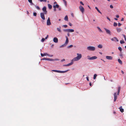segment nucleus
Returning a JSON list of instances; mask_svg holds the SVG:
<instances>
[{
  "mask_svg": "<svg viewBox=\"0 0 126 126\" xmlns=\"http://www.w3.org/2000/svg\"><path fill=\"white\" fill-rule=\"evenodd\" d=\"M77 56L74 58L72 60V61H77L80 60L82 57V55L81 54H79L78 53H77Z\"/></svg>",
  "mask_w": 126,
  "mask_h": 126,
  "instance_id": "1",
  "label": "nucleus"
},
{
  "mask_svg": "<svg viewBox=\"0 0 126 126\" xmlns=\"http://www.w3.org/2000/svg\"><path fill=\"white\" fill-rule=\"evenodd\" d=\"M69 70H68L65 71H61L57 70H52V71L59 73H63L66 72H67Z\"/></svg>",
  "mask_w": 126,
  "mask_h": 126,
  "instance_id": "2",
  "label": "nucleus"
},
{
  "mask_svg": "<svg viewBox=\"0 0 126 126\" xmlns=\"http://www.w3.org/2000/svg\"><path fill=\"white\" fill-rule=\"evenodd\" d=\"M87 49L90 51H94L95 50V47L93 46H89L87 47Z\"/></svg>",
  "mask_w": 126,
  "mask_h": 126,
  "instance_id": "3",
  "label": "nucleus"
},
{
  "mask_svg": "<svg viewBox=\"0 0 126 126\" xmlns=\"http://www.w3.org/2000/svg\"><path fill=\"white\" fill-rule=\"evenodd\" d=\"M79 8L80 11H81L82 13H83L84 12V8L81 6H80L79 7Z\"/></svg>",
  "mask_w": 126,
  "mask_h": 126,
  "instance_id": "4",
  "label": "nucleus"
},
{
  "mask_svg": "<svg viewBox=\"0 0 126 126\" xmlns=\"http://www.w3.org/2000/svg\"><path fill=\"white\" fill-rule=\"evenodd\" d=\"M42 10L44 12V13L46 15L47 13V11L46 10V6H44L42 8Z\"/></svg>",
  "mask_w": 126,
  "mask_h": 126,
  "instance_id": "5",
  "label": "nucleus"
},
{
  "mask_svg": "<svg viewBox=\"0 0 126 126\" xmlns=\"http://www.w3.org/2000/svg\"><path fill=\"white\" fill-rule=\"evenodd\" d=\"M47 25H51V24L50 22V18L49 17L48 18V19L47 21Z\"/></svg>",
  "mask_w": 126,
  "mask_h": 126,
  "instance_id": "6",
  "label": "nucleus"
},
{
  "mask_svg": "<svg viewBox=\"0 0 126 126\" xmlns=\"http://www.w3.org/2000/svg\"><path fill=\"white\" fill-rule=\"evenodd\" d=\"M44 13H40V16L41 18L43 20H44L45 19V17Z\"/></svg>",
  "mask_w": 126,
  "mask_h": 126,
  "instance_id": "7",
  "label": "nucleus"
},
{
  "mask_svg": "<svg viewBox=\"0 0 126 126\" xmlns=\"http://www.w3.org/2000/svg\"><path fill=\"white\" fill-rule=\"evenodd\" d=\"M111 40L113 41L118 42L119 40L117 37H114L113 38H112L111 39Z\"/></svg>",
  "mask_w": 126,
  "mask_h": 126,
  "instance_id": "8",
  "label": "nucleus"
},
{
  "mask_svg": "<svg viewBox=\"0 0 126 126\" xmlns=\"http://www.w3.org/2000/svg\"><path fill=\"white\" fill-rule=\"evenodd\" d=\"M104 29L106 31V32L107 33L109 34L110 35L111 34V32L109 30H108V29L105 28H104Z\"/></svg>",
  "mask_w": 126,
  "mask_h": 126,
  "instance_id": "9",
  "label": "nucleus"
},
{
  "mask_svg": "<svg viewBox=\"0 0 126 126\" xmlns=\"http://www.w3.org/2000/svg\"><path fill=\"white\" fill-rule=\"evenodd\" d=\"M114 101L115 102L117 99V95L116 94V93H115L114 94Z\"/></svg>",
  "mask_w": 126,
  "mask_h": 126,
  "instance_id": "10",
  "label": "nucleus"
},
{
  "mask_svg": "<svg viewBox=\"0 0 126 126\" xmlns=\"http://www.w3.org/2000/svg\"><path fill=\"white\" fill-rule=\"evenodd\" d=\"M41 56L43 57L45 56H46V55H47V56H50V57H52L53 55H51V56H50L48 54H47V53H44V54H43L42 53H41Z\"/></svg>",
  "mask_w": 126,
  "mask_h": 126,
  "instance_id": "11",
  "label": "nucleus"
},
{
  "mask_svg": "<svg viewBox=\"0 0 126 126\" xmlns=\"http://www.w3.org/2000/svg\"><path fill=\"white\" fill-rule=\"evenodd\" d=\"M106 58L108 60H112V57L110 56H106Z\"/></svg>",
  "mask_w": 126,
  "mask_h": 126,
  "instance_id": "12",
  "label": "nucleus"
},
{
  "mask_svg": "<svg viewBox=\"0 0 126 126\" xmlns=\"http://www.w3.org/2000/svg\"><path fill=\"white\" fill-rule=\"evenodd\" d=\"M97 58V57L96 56H94L91 57L89 58L88 59L90 60H92L96 59Z\"/></svg>",
  "mask_w": 126,
  "mask_h": 126,
  "instance_id": "13",
  "label": "nucleus"
},
{
  "mask_svg": "<svg viewBox=\"0 0 126 126\" xmlns=\"http://www.w3.org/2000/svg\"><path fill=\"white\" fill-rule=\"evenodd\" d=\"M53 41L55 43H57L58 42V40L56 37H54L53 38Z\"/></svg>",
  "mask_w": 126,
  "mask_h": 126,
  "instance_id": "14",
  "label": "nucleus"
},
{
  "mask_svg": "<svg viewBox=\"0 0 126 126\" xmlns=\"http://www.w3.org/2000/svg\"><path fill=\"white\" fill-rule=\"evenodd\" d=\"M65 37L66 38V41L65 43V44L66 45H67L68 43L69 42L68 38V37L67 36H66Z\"/></svg>",
  "mask_w": 126,
  "mask_h": 126,
  "instance_id": "15",
  "label": "nucleus"
},
{
  "mask_svg": "<svg viewBox=\"0 0 126 126\" xmlns=\"http://www.w3.org/2000/svg\"><path fill=\"white\" fill-rule=\"evenodd\" d=\"M119 109H120V111L122 112H123L124 111V109L122 108V106H120Z\"/></svg>",
  "mask_w": 126,
  "mask_h": 126,
  "instance_id": "16",
  "label": "nucleus"
},
{
  "mask_svg": "<svg viewBox=\"0 0 126 126\" xmlns=\"http://www.w3.org/2000/svg\"><path fill=\"white\" fill-rule=\"evenodd\" d=\"M116 29L117 32H120L122 30L120 28H117Z\"/></svg>",
  "mask_w": 126,
  "mask_h": 126,
  "instance_id": "17",
  "label": "nucleus"
},
{
  "mask_svg": "<svg viewBox=\"0 0 126 126\" xmlns=\"http://www.w3.org/2000/svg\"><path fill=\"white\" fill-rule=\"evenodd\" d=\"M74 31V30L73 29H68V32H73Z\"/></svg>",
  "mask_w": 126,
  "mask_h": 126,
  "instance_id": "18",
  "label": "nucleus"
},
{
  "mask_svg": "<svg viewBox=\"0 0 126 126\" xmlns=\"http://www.w3.org/2000/svg\"><path fill=\"white\" fill-rule=\"evenodd\" d=\"M121 89V87L119 86L118 88V92L117 93V94L118 95L119 94V93Z\"/></svg>",
  "mask_w": 126,
  "mask_h": 126,
  "instance_id": "19",
  "label": "nucleus"
},
{
  "mask_svg": "<svg viewBox=\"0 0 126 126\" xmlns=\"http://www.w3.org/2000/svg\"><path fill=\"white\" fill-rule=\"evenodd\" d=\"M118 62L121 64H122V62L121 60L119 59L118 60Z\"/></svg>",
  "mask_w": 126,
  "mask_h": 126,
  "instance_id": "20",
  "label": "nucleus"
},
{
  "mask_svg": "<svg viewBox=\"0 0 126 126\" xmlns=\"http://www.w3.org/2000/svg\"><path fill=\"white\" fill-rule=\"evenodd\" d=\"M59 7V5L57 4H56V5H54L53 6V7L54 8H58Z\"/></svg>",
  "mask_w": 126,
  "mask_h": 126,
  "instance_id": "21",
  "label": "nucleus"
},
{
  "mask_svg": "<svg viewBox=\"0 0 126 126\" xmlns=\"http://www.w3.org/2000/svg\"><path fill=\"white\" fill-rule=\"evenodd\" d=\"M95 8L99 13H100L101 14H102L100 12V10L98 9V8L97 7H95Z\"/></svg>",
  "mask_w": 126,
  "mask_h": 126,
  "instance_id": "22",
  "label": "nucleus"
},
{
  "mask_svg": "<svg viewBox=\"0 0 126 126\" xmlns=\"http://www.w3.org/2000/svg\"><path fill=\"white\" fill-rule=\"evenodd\" d=\"M73 61H72V60L71 61V62L70 63H69L67 64V65L68 66H69L70 65H72V64L73 63Z\"/></svg>",
  "mask_w": 126,
  "mask_h": 126,
  "instance_id": "23",
  "label": "nucleus"
},
{
  "mask_svg": "<svg viewBox=\"0 0 126 126\" xmlns=\"http://www.w3.org/2000/svg\"><path fill=\"white\" fill-rule=\"evenodd\" d=\"M68 17L66 15L64 17V19L66 21H68Z\"/></svg>",
  "mask_w": 126,
  "mask_h": 126,
  "instance_id": "24",
  "label": "nucleus"
},
{
  "mask_svg": "<svg viewBox=\"0 0 126 126\" xmlns=\"http://www.w3.org/2000/svg\"><path fill=\"white\" fill-rule=\"evenodd\" d=\"M48 7L49 9H51L52 8V6L51 5H50L49 4H48Z\"/></svg>",
  "mask_w": 126,
  "mask_h": 126,
  "instance_id": "25",
  "label": "nucleus"
},
{
  "mask_svg": "<svg viewBox=\"0 0 126 126\" xmlns=\"http://www.w3.org/2000/svg\"><path fill=\"white\" fill-rule=\"evenodd\" d=\"M98 47L99 48H102V46L101 45L99 44L98 45Z\"/></svg>",
  "mask_w": 126,
  "mask_h": 126,
  "instance_id": "26",
  "label": "nucleus"
},
{
  "mask_svg": "<svg viewBox=\"0 0 126 126\" xmlns=\"http://www.w3.org/2000/svg\"><path fill=\"white\" fill-rule=\"evenodd\" d=\"M61 27H60L59 28H57V30L60 32H61Z\"/></svg>",
  "mask_w": 126,
  "mask_h": 126,
  "instance_id": "27",
  "label": "nucleus"
},
{
  "mask_svg": "<svg viewBox=\"0 0 126 126\" xmlns=\"http://www.w3.org/2000/svg\"><path fill=\"white\" fill-rule=\"evenodd\" d=\"M97 29L99 30V31L101 32H103V31H102V30H101V29H100V28L99 27H97Z\"/></svg>",
  "mask_w": 126,
  "mask_h": 126,
  "instance_id": "28",
  "label": "nucleus"
},
{
  "mask_svg": "<svg viewBox=\"0 0 126 126\" xmlns=\"http://www.w3.org/2000/svg\"><path fill=\"white\" fill-rule=\"evenodd\" d=\"M97 76V75L96 74H94V77H93L94 79H96V77Z\"/></svg>",
  "mask_w": 126,
  "mask_h": 126,
  "instance_id": "29",
  "label": "nucleus"
},
{
  "mask_svg": "<svg viewBox=\"0 0 126 126\" xmlns=\"http://www.w3.org/2000/svg\"><path fill=\"white\" fill-rule=\"evenodd\" d=\"M117 23L116 22H114L113 23V26L114 27H116L117 26Z\"/></svg>",
  "mask_w": 126,
  "mask_h": 126,
  "instance_id": "30",
  "label": "nucleus"
},
{
  "mask_svg": "<svg viewBox=\"0 0 126 126\" xmlns=\"http://www.w3.org/2000/svg\"><path fill=\"white\" fill-rule=\"evenodd\" d=\"M63 31L65 32H68V29H64Z\"/></svg>",
  "mask_w": 126,
  "mask_h": 126,
  "instance_id": "31",
  "label": "nucleus"
},
{
  "mask_svg": "<svg viewBox=\"0 0 126 126\" xmlns=\"http://www.w3.org/2000/svg\"><path fill=\"white\" fill-rule=\"evenodd\" d=\"M47 60H49V61H53V59H49V58H47Z\"/></svg>",
  "mask_w": 126,
  "mask_h": 126,
  "instance_id": "32",
  "label": "nucleus"
},
{
  "mask_svg": "<svg viewBox=\"0 0 126 126\" xmlns=\"http://www.w3.org/2000/svg\"><path fill=\"white\" fill-rule=\"evenodd\" d=\"M118 49L121 51L122 50V49L120 47H118Z\"/></svg>",
  "mask_w": 126,
  "mask_h": 126,
  "instance_id": "33",
  "label": "nucleus"
},
{
  "mask_svg": "<svg viewBox=\"0 0 126 126\" xmlns=\"http://www.w3.org/2000/svg\"><path fill=\"white\" fill-rule=\"evenodd\" d=\"M125 43V42L122 40H121L120 41V43L121 44L124 43Z\"/></svg>",
  "mask_w": 126,
  "mask_h": 126,
  "instance_id": "34",
  "label": "nucleus"
},
{
  "mask_svg": "<svg viewBox=\"0 0 126 126\" xmlns=\"http://www.w3.org/2000/svg\"><path fill=\"white\" fill-rule=\"evenodd\" d=\"M73 45H70V46H69L68 47V48H70V47H73Z\"/></svg>",
  "mask_w": 126,
  "mask_h": 126,
  "instance_id": "35",
  "label": "nucleus"
},
{
  "mask_svg": "<svg viewBox=\"0 0 126 126\" xmlns=\"http://www.w3.org/2000/svg\"><path fill=\"white\" fill-rule=\"evenodd\" d=\"M63 1L64 3V4L66 6V5H67V3H66V0H63Z\"/></svg>",
  "mask_w": 126,
  "mask_h": 126,
  "instance_id": "36",
  "label": "nucleus"
},
{
  "mask_svg": "<svg viewBox=\"0 0 126 126\" xmlns=\"http://www.w3.org/2000/svg\"><path fill=\"white\" fill-rule=\"evenodd\" d=\"M28 1L30 3H31V5H33V4L32 3V0H28Z\"/></svg>",
  "mask_w": 126,
  "mask_h": 126,
  "instance_id": "37",
  "label": "nucleus"
},
{
  "mask_svg": "<svg viewBox=\"0 0 126 126\" xmlns=\"http://www.w3.org/2000/svg\"><path fill=\"white\" fill-rule=\"evenodd\" d=\"M33 15L34 16H36L37 15V14L36 13H33Z\"/></svg>",
  "mask_w": 126,
  "mask_h": 126,
  "instance_id": "38",
  "label": "nucleus"
},
{
  "mask_svg": "<svg viewBox=\"0 0 126 126\" xmlns=\"http://www.w3.org/2000/svg\"><path fill=\"white\" fill-rule=\"evenodd\" d=\"M122 24L120 23H118V26L120 27L121 26V25Z\"/></svg>",
  "mask_w": 126,
  "mask_h": 126,
  "instance_id": "39",
  "label": "nucleus"
},
{
  "mask_svg": "<svg viewBox=\"0 0 126 126\" xmlns=\"http://www.w3.org/2000/svg\"><path fill=\"white\" fill-rule=\"evenodd\" d=\"M36 8H37V9H38V10H40V7H39V6H36Z\"/></svg>",
  "mask_w": 126,
  "mask_h": 126,
  "instance_id": "40",
  "label": "nucleus"
},
{
  "mask_svg": "<svg viewBox=\"0 0 126 126\" xmlns=\"http://www.w3.org/2000/svg\"><path fill=\"white\" fill-rule=\"evenodd\" d=\"M63 26L65 28H66L67 27V26L66 25H63Z\"/></svg>",
  "mask_w": 126,
  "mask_h": 126,
  "instance_id": "41",
  "label": "nucleus"
},
{
  "mask_svg": "<svg viewBox=\"0 0 126 126\" xmlns=\"http://www.w3.org/2000/svg\"><path fill=\"white\" fill-rule=\"evenodd\" d=\"M45 39L44 38H43L41 40V41L42 42H44L45 40Z\"/></svg>",
  "mask_w": 126,
  "mask_h": 126,
  "instance_id": "42",
  "label": "nucleus"
},
{
  "mask_svg": "<svg viewBox=\"0 0 126 126\" xmlns=\"http://www.w3.org/2000/svg\"><path fill=\"white\" fill-rule=\"evenodd\" d=\"M47 58H44L43 59H42V60H47Z\"/></svg>",
  "mask_w": 126,
  "mask_h": 126,
  "instance_id": "43",
  "label": "nucleus"
},
{
  "mask_svg": "<svg viewBox=\"0 0 126 126\" xmlns=\"http://www.w3.org/2000/svg\"><path fill=\"white\" fill-rule=\"evenodd\" d=\"M107 18L110 21V19L108 17H107Z\"/></svg>",
  "mask_w": 126,
  "mask_h": 126,
  "instance_id": "44",
  "label": "nucleus"
},
{
  "mask_svg": "<svg viewBox=\"0 0 126 126\" xmlns=\"http://www.w3.org/2000/svg\"><path fill=\"white\" fill-rule=\"evenodd\" d=\"M110 8H111V9H112L113 8V6L112 5H110Z\"/></svg>",
  "mask_w": 126,
  "mask_h": 126,
  "instance_id": "45",
  "label": "nucleus"
},
{
  "mask_svg": "<svg viewBox=\"0 0 126 126\" xmlns=\"http://www.w3.org/2000/svg\"><path fill=\"white\" fill-rule=\"evenodd\" d=\"M80 4H82L83 5H84V4L81 1H80Z\"/></svg>",
  "mask_w": 126,
  "mask_h": 126,
  "instance_id": "46",
  "label": "nucleus"
},
{
  "mask_svg": "<svg viewBox=\"0 0 126 126\" xmlns=\"http://www.w3.org/2000/svg\"><path fill=\"white\" fill-rule=\"evenodd\" d=\"M69 26H71L72 25V24L70 22H69Z\"/></svg>",
  "mask_w": 126,
  "mask_h": 126,
  "instance_id": "47",
  "label": "nucleus"
},
{
  "mask_svg": "<svg viewBox=\"0 0 126 126\" xmlns=\"http://www.w3.org/2000/svg\"><path fill=\"white\" fill-rule=\"evenodd\" d=\"M116 16L117 18H118L119 17V16L118 15H116Z\"/></svg>",
  "mask_w": 126,
  "mask_h": 126,
  "instance_id": "48",
  "label": "nucleus"
},
{
  "mask_svg": "<svg viewBox=\"0 0 126 126\" xmlns=\"http://www.w3.org/2000/svg\"><path fill=\"white\" fill-rule=\"evenodd\" d=\"M48 35H47V36H46V37L45 38V39H47L48 38Z\"/></svg>",
  "mask_w": 126,
  "mask_h": 126,
  "instance_id": "49",
  "label": "nucleus"
},
{
  "mask_svg": "<svg viewBox=\"0 0 126 126\" xmlns=\"http://www.w3.org/2000/svg\"><path fill=\"white\" fill-rule=\"evenodd\" d=\"M124 18H122V19H121V21H124Z\"/></svg>",
  "mask_w": 126,
  "mask_h": 126,
  "instance_id": "50",
  "label": "nucleus"
},
{
  "mask_svg": "<svg viewBox=\"0 0 126 126\" xmlns=\"http://www.w3.org/2000/svg\"><path fill=\"white\" fill-rule=\"evenodd\" d=\"M123 35L125 38V39H126V35Z\"/></svg>",
  "mask_w": 126,
  "mask_h": 126,
  "instance_id": "51",
  "label": "nucleus"
},
{
  "mask_svg": "<svg viewBox=\"0 0 126 126\" xmlns=\"http://www.w3.org/2000/svg\"><path fill=\"white\" fill-rule=\"evenodd\" d=\"M86 79H87V80H88V81H89V78L88 77H86Z\"/></svg>",
  "mask_w": 126,
  "mask_h": 126,
  "instance_id": "52",
  "label": "nucleus"
},
{
  "mask_svg": "<svg viewBox=\"0 0 126 126\" xmlns=\"http://www.w3.org/2000/svg\"><path fill=\"white\" fill-rule=\"evenodd\" d=\"M64 45H62L60 46V47H64Z\"/></svg>",
  "mask_w": 126,
  "mask_h": 126,
  "instance_id": "53",
  "label": "nucleus"
},
{
  "mask_svg": "<svg viewBox=\"0 0 126 126\" xmlns=\"http://www.w3.org/2000/svg\"><path fill=\"white\" fill-rule=\"evenodd\" d=\"M121 72H122V73L123 74H124V72H123V71L121 70Z\"/></svg>",
  "mask_w": 126,
  "mask_h": 126,
  "instance_id": "54",
  "label": "nucleus"
},
{
  "mask_svg": "<svg viewBox=\"0 0 126 126\" xmlns=\"http://www.w3.org/2000/svg\"><path fill=\"white\" fill-rule=\"evenodd\" d=\"M65 61V60L64 59H63V60H61V61L62 62H63V61Z\"/></svg>",
  "mask_w": 126,
  "mask_h": 126,
  "instance_id": "55",
  "label": "nucleus"
},
{
  "mask_svg": "<svg viewBox=\"0 0 126 126\" xmlns=\"http://www.w3.org/2000/svg\"><path fill=\"white\" fill-rule=\"evenodd\" d=\"M67 35L68 36H70L69 34V33H67Z\"/></svg>",
  "mask_w": 126,
  "mask_h": 126,
  "instance_id": "56",
  "label": "nucleus"
},
{
  "mask_svg": "<svg viewBox=\"0 0 126 126\" xmlns=\"http://www.w3.org/2000/svg\"><path fill=\"white\" fill-rule=\"evenodd\" d=\"M27 14L28 15L29 14V12H28V11H27Z\"/></svg>",
  "mask_w": 126,
  "mask_h": 126,
  "instance_id": "57",
  "label": "nucleus"
},
{
  "mask_svg": "<svg viewBox=\"0 0 126 126\" xmlns=\"http://www.w3.org/2000/svg\"><path fill=\"white\" fill-rule=\"evenodd\" d=\"M67 65V64H66V65H63V66H68Z\"/></svg>",
  "mask_w": 126,
  "mask_h": 126,
  "instance_id": "58",
  "label": "nucleus"
},
{
  "mask_svg": "<svg viewBox=\"0 0 126 126\" xmlns=\"http://www.w3.org/2000/svg\"><path fill=\"white\" fill-rule=\"evenodd\" d=\"M42 2V1H45V2H46L47 0H40Z\"/></svg>",
  "mask_w": 126,
  "mask_h": 126,
  "instance_id": "59",
  "label": "nucleus"
},
{
  "mask_svg": "<svg viewBox=\"0 0 126 126\" xmlns=\"http://www.w3.org/2000/svg\"><path fill=\"white\" fill-rule=\"evenodd\" d=\"M114 19L115 20H118V19L117 18H114Z\"/></svg>",
  "mask_w": 126,
  "mask_h": 126,
  "instance_id": "60",
  "label": "nucleus"
},
{
  "mask_svg": "<svg viewBox=\"0 0 126 126\" xmlns=\"http://www.w3.org/2000/svg\"><path fill=\"white\" fill-rule=\"evenodd\" d=\"M89 85L90 86H92V83H89Z\"/></svg>",
  "mask_w": 126,
  "mask_h": 126,
  "instance_id": "61",
  "label": "nucleus"
},
{
  "mask_svg": "<svg viewBox=\"0 0 126 126\" xmlns=\"http://www.w3.org/2000/svg\"><path fill=\"white\" fill-rule=\"evenodd\" d=\"M55 60H59V59H55Z\"/></svg>",
  "mask_w": 126,
  "mask_h": 126,
  "instance_id": "62",
  "label": "nucleus"
},
{
  "mask_svg": "<svg viewBox=\"0 0 126 126\" xmlns=\"http://www.w3.org/2000/svg\"><path fill=\"white\" fill-rule=\"evenodd\" d=\"M54 11H56V8H55L54 9Z\"/></svg>",
  "mask_w": 126,
  "mask_h": 126,
  "instance_id": "63",
  "label": "nucleus"
},
{
  "mask_svg": "<svg viewBox=\"0 0 126 126\" xmlns=\"http://www.w3.org/2000/svg\"><path fill=\"white\" fill-rule=\"evenodd\" d=\"M59 10H60L61 9V8H59Z\"/></svg>",
  "mask_w": 126,
  "mask_h": 126,
  "instance_id": "64",
  "label": "nucleus"
}]
</instances>
